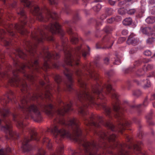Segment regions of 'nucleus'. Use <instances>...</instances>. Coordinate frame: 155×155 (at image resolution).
Wrapping results in <instances>:
<instances>
[{
	"instance_id": "20e7f679",
	"label": "nucleus",
	"mask_w": 155,
	"mask_h": 155,
	"mask_svg": "<svg viewBox=\"0 0 155 155\" xmlns=\"http://www.w3.org/2000/svg\"><path fill=\"white\" fill-rule=\"evenodd\" d=\"M38 97L42 98L41 94H35L32 95L24 97L21 100V104H19V107L26 111L33 112L39 118L40 113L39 110L37 107L31 102V101L37 100Z\"/></svg>"
},
{
	"instance_id": "f704fd0d",
	"label": "nucleus",
	"mask_w": 155,
	"mask_h": 155,
	"mask_svg": "<svg viewBox=\"0 0 155 155\" xmlns=\"http://www.w3.org/2000/svg\"><path fill=\"white\" fill-rule=\"evenodd\" d=\"M126 12V10L124 8H120L118 10V13L121 15L125 14Z\"/></svg>"
},
{
	"instance_id": "a19ab883",
	"label": "nucleus",
	"mask_w": 155,
	"mask_h": 155,
	"mask_svg": "<svg viewBox=\"0 0 155 155\" xmlns=\"http://www.w3.org/2000/svg\"><path fill=\"white\" fill-rule=\"evenodd\" d=\"M121 149L120 150L119 155H128V153L124 151L122 149L123 147L122 146H121Z\"/></svg>"
},
{
	"instance_id": "603ef678",
	"label": "nucleus",
	"mask_w": 155,
	"mask_h": 155,
	"mask_svg": "<svg viewBox=\"0 0 155 155\" xmlns=\"http://www.w3.org/2000/svg\"><path fill=\"white\" fill-rule=\"evenodd\" d=\"M89 52H87L85 51H83L82 52V55L83 57L84 58L86 57L87 55L89 54Z\"/></svg>"
},
{
	"instance_id": "79ce46f5",
	"label": "nucleus",
	"mask_w": 155,
	"mask_h": 155,
	"mask_svg": "<svg viewBox=\"0 0 155 155\" xmlns=\"http://www.w3.org/2000/svg\"><path fill=\"white\" fill-rule=\"evenodd\" d=\"M154 41L153 38L152 37L148 39L147 40V43L148 44H150L152 43Z\"/></svg>"
},
{
	"instance_id": "1a4fd4ad",
	"label": "nucleus",
	"mask_w": 155,
	"mask_h": 155,
	"mask_svg": "<svg viewBox=\"0 0 155 155\" xmlns=\"http://www.w3.org/2000/svg\"><path fill=\"white\" fill-rule=\"evenodd\" d=\"M102 117L101 116L93 115L90 117V120L84 118V123L87 126L93 125L95 127H98L101 124H103Z\"/></svg>"
},
{
	"instance_id": "423d86ee",
	"label": "nucleus",
	"mask_w": 155,
	"mask_h": 155,
	"mask_svg": "<svg viewBox=\"0 0 155 155\" xmlns=\"http://www.w3.org/2000/svg\"><path fill=\"white\" fill-rule=\"evenodd\" d=\"M31 13L34 15H36L38 20L41 21H46L49 18L54 19L57 16L56 13L51 12L49 10L47 9L45 12V17L42 14V11L38 6H35L33 9L31 11Z\"/></svg>"
},
{
	"instance_id": "4d7b16f0",
	"label": "nucleus",
	"mask_w": 155,
	"mask_h": 155,
	"mask_svg": "<svg viewBox=\"0 0 155 155\" xmlns=\"http://www.w3.org/2000/svg\"><path fill=\"white\" fill-rule=\"evenodd\" d=\"M122 33L123 35H127L128 31L126 30H124L122 31Z\"/></svg>"
},
{
	"instance_id": "13d9d810",
	"label": "nucleus",
	"mask_w": 155,
	"mask_h": 155,
	"mask_svg": "<svg viewBox=\"0 0 155 155\" xmlns=\"http://www.w3.org/2000/svg\"><path fill=\"white\" fill-rule=\"evenodd\" d=\"M115 20H116L117 21H119L121 20V18L120 16H117L115 18Z\"/></svg>"
},
{
	"instance_id": "4be33fe9",
	"label": "nucleus",
	"mask_w": 155,
	"mask_h": 155,
	"mask_svg": "<svg viewBox=\"0 0 155 155\" xmlns=\"http://www.w3.org/2000/svg\"><path fill=\"white\" fill-rule=\"evenodd\" d=\"M113 109L116 112V116L117 117H120L121 111L120 110V107L117 103H116L113 105Z\"/></svg>"
},
{
	"instance_id": "de8ad7c7",
	"label": "nucleus",
	"mask_w": 155,
	"mask_h": 155,
	"mask_svg": "<svg viewBox=\"0 0 155 155\" xmlns=\"http://www.w3.org/2000/svg\"><path fill=\"white\" fill-rule=\"evenodd\" d=\"M107 126L110 129L112 130H113V129L114 127V126L113 125L110 124H106Z\"/></svg>"
},
{
	"instance_id": "4c0bfd02",
	"label": "nucleus",
	"mask_w": 155,
	"mask_h": 155,
	"mask_svg": "<svg viewBox=\"0 0 155 155\" xmlns=\"http://www.w3.org/2000/svg\"><path fill=\"white\" fill-rule=\"evenodd\" d=\"M17 126L19 129L23 128L24 127V125L22 123V121L21 120H18L17 122Z\"/></svg>"
},
{
	"instance_id": "0e129e2a",
	"label": "nucleus",
	"mask_w": 155,
	"mask_h": 155,
	"mask_svg": "<svg viewBox=\"0 0 155 155\" xmlns=\"http://www.w3.org/2000/svg\"><path fill=\"white\" fill-rule=\"evenodd\" d=\"M5 31L3 30H0V34L1 35L5 34Z\"/></svg>"
},
{
	"instance_id": "a211bd4d",
	"label": "nucleus",
	"mask_w": 155,
	"mask_h": 155,
	"mask_svg": "<svg viewBox=\"0 0 155 155\" xmlns=\"http://www.w3.org/2000/svg\"><path fill=\"white\" fill-rule=\"evenodd\" d=\"M127 43L129 44L136 45L138 43V40L133 34L130 35L128 37Z\"/></svg>"
},
{
	"instance_id": "e433bc0d",
	"label": "nucleus",
	"mask_w": 155,
	"mask_h": 155,
	"mask_svg": "<svg viewBox=\"0 0 155 155\" xmlns=\"http://www.w3.org/2000/svg\"><path fill=\"white\" fill-rule=\"evenodd\" d=\"M43 142L44 143L46 142L47 143V146L48 148L49 149L51 148V143H50V140L49 139L47 138H45L43 139Z\"/></svg>"
},
{
	"instance_id": "473e14b6",
	"label": "nucleus",
	"mask_w": 155,
	"mask_h": 155,
	"mask_svg": "<svg viewBox=\"0 0 155 155\" xmlns=\"http://www.w3.org/2000/svg\"><path fill=\"white\" fill-rule=\"evenodd\" d=\"M85 108V107L84 106L81 107L78 110L79 112L83 115L87 114L86 112Z\"/></svg>"
},
{
	"instance_id": "bf43d9fd",
	"label": "nucleus",
	"mask_w": 155,
	"mask_h": 155,
	"mask_svg": "<svg viewBox=\"0 0 155 155\" xmlns=\"http://www.w3.org/2000/svg\"><path fill=\"white\" fill-rule=\"evenodd\" d=\"M136 50L134 48L131 49L130 51V53L131 54H133L135 52Z\"/></svg>"
},
{
	"instance_id": "5fc2aeb1",
	"label": "nucleus",
	"mask_w": 155,
	"mask_h": 155,
	"mask_svg": "<svg viewBox=\"0 0 155 155\" xmlns=\"http://www.w3.org/2000/svg\"><path fill=\"white\" fill-rule=\"evenodd\" d=\"M63 150V147H61L60 148L58 149V150L57 153H58V154L60 155V153H62V152Z\"/></svg>"
},
{
	"instance_id": "39448f33",
	"label": "nucleus",
	"mask_w": 155,
	"mask_h": 155,
	"mask_svg": "<svg viewBox=\"0 0 155 155\" xmlns=\"http://www.w3.org/2000/svg\"><path fill=\"white\" fill-rule=\"evenodd\" d=\"M60 107L54 113V111L52 110L53 106L51 104L44 105L41 106V108H43L46 113L48 114L53 115L54 113L58 115H63L65 113L71 110V105L70 103H66L62 101H60Z\"/></svg>"
},
{
	"instance_id": "338daca9",
	"label": "nucleus",
	"mask_w": 155,
	"mask_h": 155,
	"mask_svg": "<svg viewBox=\"0 0 155 155\" xmlns=\"http://www.w3.org/2000/svg\"><path fill=\"white\" fill-rule=\"evenodd\" d=\"M81 73V71H80L79 70H78L76 72V74H77V76H80V75Z\"/></svg>"
},
{
	"instance_id": "4468645a",
	"label": "nucleus",
	"mask_w": 155,
	"mask_h": 155,
	"mask_svg": "<svg viewBox=\"0 0 155 155\" xmlns=\"http://www.w3.org/2000/svg\"><path fill=\"white\" fill-rule=\"evenodd\" d=\"M64 73L67 77L68 80V82L66 84V86L69 91H70L72 89V83L71 79V74L70 71L67 68H65Z\"/></svg>"
},
{
	"instance_id": "c85d7f7f",
	"label": "nucleus",
	"mask_w": 155,
	"mask_h": 155,
	"mask_svg": "<svg viewBox=\"0 0 155 155\" xmlns=\"http://www.w3.org/2000/svg\"><path fill=\"white\" fill-rule=\"evenodd\" d=\"M0 113L3 117H6L9 113L7 109H2L0 110Z\"/></svg>"
},
{
	"instance_id": "ddd939ff",
	"label": "nucleus",
	"mask_w": 155,
	"mask_h": 155,
	"mask_svg": "<svg viewBox=\"0 0 155 155\" xmlns=\"http://www.w3.org/2000/svg\"><path fill=\"white\" fill-rule=\"evenodd\" d=\"M4 121L5 124V125L2 127L1 130L6 133H8L11 137L16 135L17 134L13 132L11 130L12 126L10 122L8 120Z\"/></svg>"
},
{
	"instance_id": "c9c22d12",
	"label": "nucleus",
	"mask_w": 155,
	"mask_h": 155,
	"mask_svg": "<svg viewBox=\"0 0 155 155\" xmlns=\"http://www.w3.org/2000/svg\"><path fill=\"white\" fill-rule=\"evenodd\" d=\"M142 143L140 142L138 143V144H135L134 147V150L137 151H139L140 150V148L139 146V145H141L142 144Z\"/></svg>"
},
{
	"instance_id": "f257e3e1",
	"label": "nucleus",
	"mask_w": 155,
	"mask_h": 155,
	"mask_svg": "<svg viewBox=\"0 0 155 155\" xmlns=\"http://www.w3.org/2000/svg\"><path fill=\"white\" fill-rule=\"evenodd\" d=\"M54 123L55 124L48 131L58 139L73 136L78 137L81 134L79 127V121L77 119H71L67 123L63 119L57 118L54 120Z\"/></svg>"
},
{
	"instance_id": "0eeeda50",
	"label": "nucleus",
	"mask_w": 155,
	"mask_h": 155,
	"mask_svg": "<svg viewBox=\"0 0 155 155\" xmlns=\"http://www.w3.org/2000/svg\"><path fill=\"white\" fill-rule=\"evenodd\" d=\"M44 54V62L42 69L46 70L50 68L48 65L49 62L51 59H57L59 58V54L56 53H50L47 51H44L43 52Z\"/></svg>"
},
{
	"instance_id": "58836bf2",
	"label": "nucleus",
	"mask_w": 155,
	"mask_h": 155,
	"mask_svg": "<svg viewBox=\"0 0 155 155\" xmlns=\"http://www.w3.org/2000/svg\"><path fill=\"white\" fill-rule=\"evenodd\" d=\"M51 95V94L49 91H48V89H46L45 94V98L50 99Z\"/></svg>"
},
{
	"instance_id": "6e6d98bb",
	"label": "nucleus",
	"mask_w": 155,
	"mask_h": 155,
	"mask_svg": "<svg viewBox=\"0 0 155 155\" xmlns=\"http://www.w3.org/2000/svg\"><path fill=\"white\" fill-rule=\"evenodd\" d=\"M147 84H145V87H149L150 86V81H146Z\"/></svg>"
},
{
	"instance_id": "7ed1b4c3",
	"label": "nucleus",
	"mask_w": 155,
	"mask_h": 155,
	"mask_svg": "<svg viewBox=\"0 0 155 155\" xmlns=\"http://www.w3.org/2000/svg\"><path fill=\"white\" fill-rule=\"evenodd\" d=\"M105 87L106 88V91H103L101 87L98 83H97L93 87L91 92H89L86 90L78 93L77 94V99L81 102L85 101L92 104L94 103V97L102 98L100 96L103 95V93L106 95L110 94L112 98L117 99L118 95L114 90L112 88L111 85L107 84Z\"/></svg>"
},
{
	"instance_id": "f03ea898",
	"label": "nucleus",
	"mask_w": 155,
	"mask_h": 155,
	"mask_svg": "<svg viewBox=\"0 0 155 155\" xmlns=\"http://www.w3.org/2000/svg\"><path fill=\"white\" fill-rule=\"evenodd\" d=\"M14 61L16 70L13 71L14 77L9 81V82L12 86H18L19 84L20 85L21 91L22 93H25L27 92V86L24 79H20L18 77L17 73L18 71L24 73L25 69L28 68L30 69L31 72L29 74H25L24 76L29 80L31 81L34 79L33 75H32L34 74L33 71L34 70L38 71L39 67L38 65L37 61L35 59H32L31 61L28 62L26 65L19 63L15 59H14Z\"/></svg>"
},
{
	"instance_id": "7c9ffc66",
	"label": "nucleus",
	"mask_w": 155,
	"mask_h": 155,
	"mask_svg": "<svg viewBox=\"0 0 155 155\" xmlns=\"http://www.w3.org/2000/svg\"><path fill=\"white\" fill-rule=\"evenodd\" d=\"M17 52L18 56L20 58H24L26 56V55L20 49H18Z\"/></svg>"
},
{
	"instance_id": "864d4df0",
	"label": "nucleus",
	"mask_w": 155,
	"mask_h": 155,
	"mask_svg": "<svg viewBox=\"0 0 155 155\" xmlns=\"http://www.w3.org/2000/svg\"><path fill=\"white\" fill-rule=\"evenodd\" d=\"M109 61V59L108 58H105L104 59V63L106 64H107Z\"/></svg>"
},
{
	"instance_id": "69168bd1",
	"label": "nucleus",
	"mask_w": 155,
	"mask_h": 155,
	"mask_svg": "<svg viewBox=\"0 0 155 155\" xmlns=\"http://www.w3.org/2000/svg\"><path fill=\"white\" fill-rule=\"evenodd\" d=\"M125 39L124 38H120L119 39V43H120V41H125Z\"/></svg>"
},
{
	"instance_id": "9b49d317",
	"label": "nucleus",
	"mask_w": 155,
	"mask_h": 155,
	"mask_svg": "<svg viewBox=\"0 0 155 155\" xmlns=\"http://www.w3.org/2000/svg\"><path fill=\"white\" fill-rule=\"evenodd\" d=\"M33 38L38 43L42 42L45 38H46L48 40L53 41V38L51 36L48 37L45 33V32L41 30H39L38 33L35 34L33 35Z\"/></svg>"
},
{
	"instance_id": "c756f323",
	"label": "nucleus",
	"mask_w": 155,
	"mask_h": 155,
	"mask_svg": "<svg viewBox=\"0 0 155 155\" xmlns=\"http://www.w3.org/2000/svg\"><path fill=\"white\" fill-rule=\"evenodd\" d=\"M55 82L58 84H60L62 81L61 77L58 74H56L54 77Z\"/></svg>"
},
{
	"instance_id": "9d476101",
	"label": "nucleus",
	"mask_w": 155,
	"mask_h": 155,
	"mask_svg": "<svg viewBox=\"0 0 155 155\" xmlns=\"http://www.w3.org/2000/svg\"><path fill=\"white\" fill-rule=\"evenodd\" d=\"M79 55L76 54L73 57L71 52L68 51L65 54V62L67 64L72 66L75 64L78 65L79 64Z\"/></svg>"
},
{
	"instance_id": "f3484780",
	"label": "nucleus",
	"mask_w": 155,
	"mask_h": 155,
	"mask_svg": "<svg viewBox=\"0 0 155 155\" xmlns=\"http://www.w3.org/2000/svg\"><path fill=\"white\" fill-rule=\"evenodd\" d=\"M67 31L68 33L70 35H72L71 36V42L73 44H76L78 41V38L76 36V34L72 33L71 28L70 27L68 28L67 29Z\"/></svg>"
},
{
	"instance_id": "09e8293b",
	"label": "nucleus",
	"mask_w": 155,
	"mask_h": 155,
	"mask_svg": "<svg viewBox=\"0 0 155 155\" xmlns=\"http://www.w3.org/2000/svg\"><path fill=\"white\" fill-rule=\"evenodd\" d=\"M144 54L146 56H149L151 55V52L150 51H146L144 52Z\"/></svg>"
},
{
	"instance_id": "bb28decb",
	"label": "nucleus",
	"mask_w": 155,
	"mask_h": 155,
	"mask_svg": "<svg viewBox=\"0 0 155 155\" xmlns=\"http://www.w3.org/2000/svg\"><path fill=\"white\" fill-rule=\"evenodd\" d=\"M132 20L130 18H125L123 21V24L125 25H129L131 24Z\"/></svg>"
},
{
	"instance_id": "a878e982",
	"label": "nucleus",
	"mask_w": 155,
	"mask_h": 155,
	"mask_svg": "<svg viewBox=\"0 0 155 155\" xmlns=\"http://www.w3.org/2000/svg\"><path fill=\"white\" fill-rule=\"evenodd\" d=\"M98 106H101L104 108L105 114L107 115H109L111 114V110L110 108L108 107H105L104 105H103L101 104H98Z\"/></svg>"
},
{
	"instance_id": "3c124183",
	"label": "nucleus",
	"mask_w": 155,
	"mask_h": 155,
	"mask_svg": "<svg viewBox=\"0 0 155 155\" xmlns=\"http://www.w3.org/2000/svg\"><path fill=\"white\" fill-rule=\"evenodd\" d=\"M111 28L109 27H107L105 28V31L107 33H109L110 31H111Z\"/></svg>"
},
{
	"instance_id": "a18cd8bd",
	"label": "nucleus",
	"mask_w": 155,
	"mask_h": 155,
	"mask_svg": "<svg viewBox=\"0 0 155 155\" xmlns=\"http://www.w3.org/2000/svg\"><path fill=\"white\" fill-rule=\"evenodd\" d=\"M141 94V91L140 90H138L134 91L133 94L137 96H139Z\"/></svg>"
},
{
	"instance_id": "8fccbe9b",
	"label": "nucleus",
	"mask_w": 155,
	"mask_h": 155,
	"mask_svg": "<svg viewBox=\"0 0 155 155\" xmlns=\"http://www.w3.org/2000/svg\"><path fill=\"white\" fill-rule=\"evenodd\" d=\"M115 20V19L114 18H111L107 20V22L108 23H112Z\"/></svg>"
},
{
	"instance_id": "72a5a7b5",
	"label": "nucleus",
	"mask_w": 155,
	"mask_h": 155,
	"mask_svg": "<svg viewBox=\"0 0 155 155\" xmlns=\"http://www.w3.org/2000/svg\"><path fill=\"white\" fill-rule=\"evenodd\" d=\"M21 2L24 6L27 7H29L31 4L28 0H21Z\"/></svg>"
},
{
	"instance_id": "5701e85b",
	"label": "nucleus",
	"mask_w": 155,
	"mask_h": 155,
	"mask_svg": "<svg viewBox=\"0 0 155 155\" xmlns=\"http://www.w3.org/2000/svg\"><path fill=\"white\" fill-rule=\"evenodd\" d=\"M12 94V92L9 94H6L5 97H2L1 100L2 102H5L7 103L8 102L9 100H11V99L10 97Z\"/></svg>"
},
{
	"instance_id": "cd10ccee",
	"label": "nucleus",
	"mask_w": 155,
	"mask_h": 155,
	"mask_svg": "<svg viewBox=\"0 0 155 155\" xmlns=\"http://www.w3.org/2000/svg\"><path fill=\"white\" fill-rule=\"evenodd\" d=\"M146 22L148 24H152L155 22V17H149L146 20Z\"/></svg>"
},
{
	"instance_id": "393cba45",
	"label": "nucleus",
	"mask_w": 155,
	"mask_h": 155,
	"mask_svg": "<svg viewBox=\"0 0 155 155\" xmlns=\"http://www.w3.org/2000/svg\"><path fill=\"white\" fill-rule=\"evenodd\" d=\"M142 32L144 34L150 35L152 34L151 32V29L150 28H145L141 29Z\"/></svg>"
},
{
	"instance_id": "49530a36",
	"label": "nucleus",
	"mask_w": 155,
	"mask_h": 155,
	"mask_svg": "<svg viewBox=\"0 0 155 155\" xmlns=\"http://www.w3.org/2000/svg\"><path fill=\"white\" fill-rule=\"evenodd\" d=\"M50 3L52 5H56L58 3L56 0H49Z\"/></svg>"
},
{
	"instance_id": "680f3d73",
	"label": "nucleus",
	"mask_w": 155,
	"mask_h": 155,
	"mask_svg": "<svg viewBox=\"0 0 155 155\" xmlns=\"http://www.w3.org/2000/svg\"><path fill=\"white\" fill-rule=\"evenodd\" d=\"M3 41L4 42L5 45H9L10 43L8 41L5 40H4Z\"/></svg>"
},
{
	"instance_id": "f8f14e48",
	"label": "nucleus",
	"mask_w": 155,
	"mask_h": 155,
	"mask_svg": "<svg viewBox=\"0 0 155 155\" xmlns=\"http://www.w3.org/2000/svg\"><path fill=\"white\" fill-rule=\"evenodd\" d=\"M39 137L37 135V133L36 132L32 131L31 133V139H29L27 138H25L22 144V148L24 150V151L26 152L29 150L28 149V142H29L30 140H38Z\"/></svg>"
},
{
	"instance_id": "2f4dec72",
	"label": "nucleus",
	"mask_w": 155,
	"mask_h": 155,
	"mask_svg": "<svg viewBox=\"0 0 155 155\" xmlns=\"http://www.w3.org/2000/svg\"><path fill=\"white\" fill-rule=\"evenodd\" d=\"M78 82L80 87L83 88L84 89V88L86 84L84 83L82 78L79 77L78 78Z\"/></svg>"
},
{
	"instance_id": "6e6552de",
	"label": "nucleus",
	"mask_w": 155,
	"mask_h": 155,
	"mask_svg": "<svg viewBox=\"0 0 155 155\" xmlns=\"http://www.w3.org/2000/svg\"><path fill=\"white\" fill-rule=\"evenodd\" d=\"M26 23L25 20L21 21V24H15V25H9L8 28H6V29L8 33H9L11 35L13 36L14 33L13 32V28L16 29L18 32L21 34H25L26 32H27L26 29L24 28L23 25L25 24Z\"/></svg>"
},
{
	"instance_id": "dca6fc26",
	"label": "nucleus",
	"mask_w": 155,
	"mask_h": 155,
	"mask_svg": "<svg viewBox=\"0 0 155 155\" xmlns=\"http://www.w3.org/2000/svg\"><path fill=\"white\" fill-rule=\"evenodd\" d=\"M103 140L107 139L113 141L115 140L116 136L114 134H110L108 133L101 132L98 134Z\"/></svg>"
},
{
	"instance_id": "c03bdc74",
	"label": "nucleus",
	"mask_w": 155,
	"mask_h": 155,
	"mask_svg": "<svg viewBox=\"0 0 155 155\" xmlns=\"http://www.w3.org/2000/svg\"><path fill=\"white\" fill-rule=\"evenodd\" d=\"M18 14L19 15H20L22 16H24L25 17V14L24 12V11L22 9H20L19 12H18Z\"/></svg>"
},
{
	"instance_id": "052dcab7",
	"label": "nucleus",
	"mask_w": 155,
	"mask_h": 155,
	"mask_svg": "<svg viewBox=\"0 0 155 155\" xmlns=\"http://www.w3.org/2000/svg\"><path fill=\"white\" fill-rule=\"evenodd\" d=\"M52 65L53 68H57L58 67V64L56 63H52Z\"/></svg>"
},
{
	"instance_id": "2eb2a0df",
	"label": "nucleus",
	"mask_w": 155,
	"mask_h": 155,
	"mask_svg": "<svg viewBox=\"0 0 155 155\" xmlns=\"http://www.w3.org/2000/svg\"><path fill=\"white\" fill-rule=\"evenodd\" d=\"M47 28L52 33H55L60 32V26L58 23L56 22L54 24H51L50 26L47 27Z\"/></svg>"
},
{
	"instance_id": "37998d69",
	"label": "nucleus",
	"mask_w": 155,
	"mask_h": 155,
	"mask_svg": "<svg viewBox=\"0 0 155 155\" xmlns=\"http://www.w3.org/2000/svg\"><path fill=\"white\" fill-rule=\"evenodd\" d=\"M136 12V10L135 9H130L127 12V13L130 15H132L134 14Z\"/></svg>"
},
{
	"instance_id": "6ab92c4d",
	"label": "nucleus",
	"mask_w": 155,
	"mask_h": 155,
	"mask_svg": "<svg viewBox=\"0 0 155 155\" xmlns=\"http://www.w3.org/2000/svg\"><path fill=\"white\" fill-rule=\"evenodd\" d=\"M129 125V123L127 121L120 117V121L118 127L119 129V131L122 132V130L124 129V127Z\"/></svg>"
},
{
	"instance_id": "b1692460",
	"label": "nucleus",
	"mask_w": 155,
	"mask_h": 155,
	"mask_svg": "<svg viewBox=\"0 0 155 155\" xmlns=\"http://www.w3.org/2000/svg\"><path fill=\"white\" fill-rule=\"evenodd\" d=\"M88 74L89 76L91 78L95 80H97L98 79V75L95 72H93L91 70L88 71Z\"/></svg>"
},
{
	"instance_id": "412c9836",
	"label": "nucleus",
	"mask_w": 155,
	"mask_h": 155,
	"mask_svg": "<svg viewBox=\"0 0 155 155\" xmlns=\"http://www.w3.org/2000/svg\"><path fill=\"white\" fill-rule=\"evenodd\" d=\"M26 45L27 46V50L31 55L33 54L35 52L34 49L35 46H32L30 42H27L26 43Z\"/></svg>"
},
{
	"instance_id": "aec40b11",
	"label": "nucleus",
	"mask_w": 155,
	"mask_h": 155,
	"mask_svg": "<svg viewBox=\"0 0 155 155\" xmlns=\"http://www.w3.org/2000/svg\"><path fill=\"white\" fill-rule=\"evenodd\" d=\"M153 68V66L150 64H149L147 66H145L142 70L138 71L137 74L139 75H143L146 72L152 69Z\"/></svg>"
},
{
	"instance_id": "774afa93",
	"label": "nucleus",
	"mask_w": 155,
	"mask_h": 155,
	"mask_svg": "<svg viewBox=\"0 0 155 155\" xmlns=\"http://www.w3.org/2000/svg\"><path fill=\"white\" fill-rule=\"evenodd\" d=\"M125 3H124V1H122L120 2H119V5H120V6H121V5H122L124 4Z\"/></svg>"
},
{
	"instance_id": "ea45409f",
	"label": "nucleus",
	"mask_w": 155,
	"mask_h": 155,
	"mask_svg": "<svg viewBox=\"0 0 155 155\" xmlns=\"http://www.w3.org/2000/svg\"><path fill=\"white\" fill-rule=\"evenodd\" d=\"M101 8V5L98 4L96 6H95L93 7V9L95 11L97 12L100 10Z\"/></svg>"
},
{
	"instance_id": "e2e57ef3",
	"label": "nucleus",
	"mask_w": 155,
	"mask_h": 155,
	"mask_svg": "<svg viewBox=\"0 0 155 155\" xmlns=\"http://www.w3.org/2000/svg\"><path fill=\"white\" fill-rule=\"evenodd\" d=\"M109 2L111 5H114L115 3V2L114 1H112L111 0H109Z\"/></svg>"
}]
</instances>
